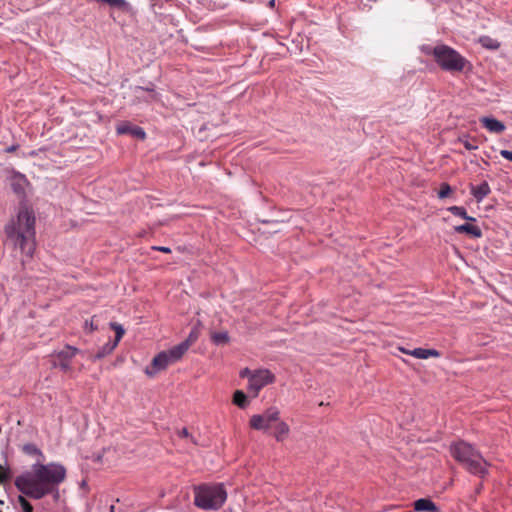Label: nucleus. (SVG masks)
I'll return each mask as SVG.
<instances>
[{"instance_id":"nucleus-1","label":"nucleus","mask_w":512,"mask_h":512,"mask_svg":"<svg viewBox=\"0 0 512 512\" xmlns=\"http://www.w3.org/2000/svg\"><path fill=\"white\" fill-rule=\"evenodd\" d=\"M66 469L58 463L42 464L39 461L15 479V486L24 495L41 499L52 493L64 481Z\"/></svg>"},{"instance_id":"nucleus-2","label":"nucleus","mask_w":512,"mask_h":512,"mask_svg":"<svg viewBox=\"0 0 512 512\" xmlns=\"http://www.w3.org/2000/svg\"><path fill=\"white\" fill-rule=\"evenodd\" d=\"M8 241L27 257H32L35 250V217L26 206L19 209L17 219L5 226Z\"/></svg>"},{"instance_id":"nucleus-3","label":"nucleus","mask_w":512,"mask_h":512,"mask_svg":"<svg viewBox=\"0 0 512 512\" xmlns=\"http://www.w3.org/2000/svg\"><path fill=\"white\" fill-rule=\"evenodd\" d=\"M452 456L470 473L483 477L487 473V462L470 444L457 442L451 445Z\"/></svg>"},{"instance_id":"nucleus-4","label":"nucleus","mask_w":512,"mask_h":512,"mask_svg":"<svg viewBox=\"0 0 512 512\" xmlns=\"http://www.w3.org/2000/svg\"><path fill=\"white\" fill-rule=\"evenodd\" d=\"M227 499L223 484H203L194 487V504L203 510H218Z\"/></svg>"},{"instance_id":"nucleus-5","label":"nucleus","mask_w":512,"mask_h":512,"mask_svg":"<svg viewBox=\"0 0 512 512\" xmlns=\"http://www.w3.org/2000/svg\"><path fill=\"white\" fill-rule=\"evenodd\" d=\"M422 50L427 55H433L437 64L446 71L461 72L467 64L464 57L447 45H437L435 47L424 46Z\"/></svg>"},{"instance_id":"nucleus-6","label":"nucleus","mask_w":512,"mask_h":512,"mask_svg":"<svg viewBox=\"0 0 512 512\" xmlns=\"http://www.w3.org/2000/svg\"><path fill=\"white\" fill-rule=\"evenodd\" d=\"M183 349L184 347H178L176 345L169 350L160 352L153 358L151 365L145 368V374L149 377H153L170 365L176 363L183 357Z\"/></svg>"},{"instance_id":"nucleus-7","label":"nucleus","mask_w":512,"mask_h":512,"mask_svg":"<svg viewBox=\"0 0 512 512\" xmlns=\"http://www.w3.org/2000/svg\"><path fill=\"white\" fill-rule=\"evenodd\" d=\"M275 381V375L268 369H257L250 376V382L247 386L248 391L254 396H258L261 389L272 384Z\"/></svg>"},{"instance_id":"nucleus-8","label":"nucleus","mask_w":512,"mask_h":512,"mask_svg":"<svg viewBox=\"0 0 512 512\" xmlns=\"http://www.w3.org/2000/svg\"><path fill=\"white\" fill-rule=\"evenodd\" d=\"M280 418V411L276 407H270L262 414H255L250 418V426L255 430L267 431L272 423Z\"/></svg>"},{"instance_id":"nucleus-9","label":"nucleus","mask_w":512,"mask_h":512,"mask_svg":"<svg viewBox=\"0 0 512 512\" xmlns=\"http://www.w3.org/2000/svg\"><path fill=\"white\" fill-rule=\"evenodd\" d=\"M481 124L491 133L500 134L505 130V124L493 117H482Z\"/></svg>"},{"instance_id":"nucleus-10","label":"nucleus","mask_w":512,"mask_h":512,"mask_svg":"<svg viewBox=\"0 0 512 512\" xmlns=\"http://www.w3.org/2000/svg\"><path fill=\"white\" fill-rule=\"evenodd\" d=\"M116 131L118 134H131L132 136L144 139L146 137L145 131L140 127L131 126L128 123H121L117 126Z\"/></svg>"},{"instance_id":"nucleus-11","label":"nucleus","mask_w":512,"mask_h":512,"mask_svg":"<svg viewBox=\"0 0 512 512\" xmlns=\"http://www.w3.org/2000/svg\"><path fill=\"white\" fill-rule=\"evenodd\" d=\"M10 185L15 193L23 194L27 185L25 176L19 173L14 174L10 179Z\"/></svg>"},{"instance_id":"nucleus-12","label":"nucleus","mask_w":512,"mask_h":512,"mask_svg":"<svg viewBox=\"0 0 512 512\" xmlns=\"http://www.w3.org/2000/svg\"><path fill=\"white\" fill-rule=\"evenodd\" d=\"M199 334H200V322H198L193 328L192 330L190 331L188 337L186 338V340H184L183 342H181L180 344H178L177 346L178 347H184L183 349V353L185 354L187 352V350L189 349V347L194 343L196 342V340L198 339L199 337Z\"/></svg>"},{"instance_id":"nucleus-13","label":"nucleus","mask_w":512,"mask_h":512,"mask_svg":"<svg viewBox=\"0 0 512 512\" xmlns=\"http://www.w3.org/2000/svg\"><path fill=\"white\" fill-rule=\"evenodd\" d=\"M454 230L457 233L469 234V235H471L474 238H480L482 236L481 229L478 226L472 225V224H469V223H465V224H462V225L455 226Z\"/></svg>"},{"instance_id":"nucleus-14","label":"nucleus","mask_w":512,"mask_h":512,"mask_svg":"<svg viewBox=\"0 0 512 512\" xmlns=\"http://www.w3.org/2000/svg\"><path fill=\"white\" fill-rule=\"evenodd\" d=\"M414 509L418 512H438L436 505L426 498L416 500L414 502Z\"/></svg>"},{"instance_id":"nucleus-15","label":"nucleus","mask_w":512,"mask_h":512,"mask_svg":"<svg viewBox=\"0 0 512 512\" xmlns=\"http://www.w3.org/2000/svg\"><path fill=\"white\" fill-rule=\"evenodd\" d=\"M274 429V437L277 441H284L290 432L288 424L280 419L275 422Z\"/></svg>"},{"instance_id":"nucleus-16","label":"nucleus","mask_w":512,"mask_h":512,"mask_svg":"<svg viewBox=\"0 0 512 512\" xmlns=\"http://www.w3.org/2000/svg\"><path fill=\"white\" fill-rule=\"evenodd\" d=\"M490 191L491 190L487 182H482L478 186L471 187V194L478 202H481L490 193Z\"/></svg>"},{"instance_id":"nucleus-17","label":"nucleus","mask_w":512,"mask_h":512,"mask_svg":"<svg viewBox=\"0 0 512 512\" xmlns=\"http://www.w3.org/2000/svg\"><path fill=\"white\" fill-rule=\"evenodd\" d=\"M409 353H410V355H412L418 359H428L430 357H438L439 356V352L434 349L416 348Z\"/></svg>"},{"instance_id":"nucleus-18","label":"nucleus","mask_w":512,"mask_h":512,"mask_svg":"<svg viewBox=\"0 0 512 512\" xmlns=\"http://www.w3.org/2000/svg\"><path fill=\"white\" fill-rule=\"evenodd\" d=\"M97 2L105 3L110 7L119 9L123 12H129L131 9L130 4L126 0H96Z\"/></svg>"},{"instance_id":"nucleus-19","label":"nucleus","mask_w":512,"mask_h":512,"mask_svg":"<svg viewBox=\"0 0 512 512\" xmlns=\"http://www.w3.org/2000/svg\"><path fill=\"white\" fill-rule=\"evenodd\" d=\"M79 350L72 346H66L63 350L57 353L58 360H67L70 361Z\"/></svg>"},{"instance_id":"nucleus-20","label":"nucleus","mask_w":512,"mask_h":512,"mask_svg":"<svg viewBox=\"0 0 512 512\" xmlns=\"http://www.w3.org/2000/svg\"><path fill=\"white\" fill-rule=\"evenodd\" d=\"M211 340L216 345H224L227 344L230 340V337L226 331L222 332H213L211 334Z\"/></svg>"},{"instance_id":"nucleus-21","label":"nucleus","mask_w":512,"mask_h":512,"mask_svg":"<svg viewBox=\"0 0 512 512\" xmlns=\"http://www.w3.org/2000/svg\"><path fill=\"white\" fill-rule=\"evenodd\" d=\"M117 347V341H110L106 343L101 349L98 351V353L95 355V358L100 359L105 357L106 355L110 354L115 348Z\"/></svg>"},{"instance_id":"nucleus-22","label":"nucleus","mask_w":512,"mask_h":512,"mask_svg":"<svg viewBox=\"0 0 512 512\" xmlns=\"http://www.w3.org/2000/svg\"><path fill=\"white\" fill-rule=\"evenodd\" d=\"M233 403L240 408H245L248 404L247 396L241 390H237L233 395Z\"/></svg>"},{"instance_id":"nucleus-23","label":"nucleus","mask_w":512,"mask_h":512,"mask_svg":"<svg viewBox=\"0 0 512 512\" xmlns=\"http://www.w3.org/2000/svg\"><path fill=\"white\" fill-rule=\"evenodd\" d=\"M448 211H450L453 215L455 216H459L465 220H468V221H475V218L474 217H471L467 214L465 208L463 207H460V206H451L448 208Z\"/></svg>"},{"instance_id":"nucleus-24","label":"nucleus","mask_w":512,"mask_h":512,"mask_svg":"<svg viewBox=\"0 0 512 512\" xmlns=\"http://www.w3.org/2000/svg\"><path fill=\"white\" fill-rule=\"evenodd\" d=\"M22 450L28 455L36 456L38 460L43 458L42 452L34 444H25Z\"/></svg>"},{"instance_id":"nucleus-25","label":"nucleus","mask_w":512,"mask_h":512,"mask_svg":"<svg viewBox=\"0 0 512 512\" xmlns=\"http://www.w3.org/2000/svg\"><path fill=\"white\" fill-rule=\"evenodd\" d=\"M480 43L482 44V46L489 48V49H494V50L498 49L500 46V44L496 40H494L490 37H487V36L481 37Z\"/></svg>"},{"instance_id":"nucleus-26","label":"nucleus","mask_w":512,"mask_h":512,"mask_svg":"<svg viewBox=\"0 0 512 512\" xmlns=\"http://www.w3.org/2000/svg\"><path fill=\"white\" fill-rule=\"evenodd\" d=\"M110 327L115 331L116 333V337H115V340L114 341H117V344L119 343V341L121 340V338L123 337L124 333H125V330L124 328L122 327V325L116 323V322H112L110 323Z\"/></svg>"},{"instance_id":"nucleus-27","label":"nucleus","mask_w":512,"mask_h":512,"mask_svg":"<svg viewBox=\"0 0 512 512\" xmlns=\"http://www.w3.org/2000/svg\"><path fill=\"white\" fill-rule=\"evenodd\" d=\"M18 502H19L23 512H33L32 505L27 501V499L24 496H19Z\"/></svg>"},{"instance_id":"nucleus-28","label":"nucleus","mask_w":512,"mask_h":512,"mask_svg":"<svg viewBox=\"0 0 512 512\" xmlns=\"http://www.w3.org/2000/svg\"><path fill=\"white\" fill-rule=\"evenodd\" d=\"M451 192H452V189H451L450 185L447 183H443V184H441L440 190L438 192V196H439V198L443 199V198L448 197Z\"/></svg>"},{"instance_id":"nucleus-29","label":"nucleus","mask_w":512,"mask_h":512,"mask_svg":"<svg viewBox=\"0 0 512 512\" xmlns=\"http://www.w3.org/2000/svg\"><path fill=\"white\" fill-rule=\"evenodd\" d=\"M84 329H85L86 332H92L94 330H97L98 326L94 323L93 319H91L90 321L86 320L85 321V325H84Z\"/></svg>"},{"instance_id":"nucleus-30","label":"nucleus","mask_w":512,"mask_h":512,"mask_svg":"<svg viewBox=\"0 0 512 512\" xmlns=\"http://www.w3.org/2000/svg\"><path fill=\"white\" fill-rule=\"evenodd\" d=\"M143 91H145V89H144V88H142V87H138V88L136 89V94H137L138 96H140V92H143ZM146 91H148V92L150 93V98H151V99H155V98H156L157 94L154 92V90H153V89H146Z\"/></svg>"},{"instance_id":"nucleus-31","label":"nucleus","mask_w":512,"mask_h":512,"mask_svg":"<svg viewBox=\"0 0 512 512\" xmlns=\"http://www.w3.org/2000/svg\"><path fill=\"white\" fill-rule=\"evenodd\" d=\"M253 374V371H251L249 368H244L240 371V377L247 378L248 383L250 382V376Z\"/></svg>"},{"instance_id":"nucleus-32","label":"nucleus","mask_w":512,"mask_h":512,"mask_svg":"<svg viewBox=\"0 0 512 512\" xmlns=\"http://www.w3.org/2000/svg\"><path fill=\"white\" fill-rule=\"evenodd\" d=\"M58 365L59 367L63 370V371H68L70 370V361H67V360H58Z\"/></svg>"},{"instance_id":"nucleus-33","label":"nucleus","mask_w":512,"mask_h":512,"mask_svg":"<svg viewBox=\"0 0 512 512\" xmlns=\"http://www.w3.org/2000/svg\"><path fill=\"white\" fill-rule=\"evenodd\" d=\"M461 142L463 143L464 147L467 149V150H476L478 148L477 145H474L472 144L469 140H461Z\"/></svg>"},{"instance_id":"nucleus-34","label":"nucleus","mask_w":512,"mask_h":512,"mask_svg":"<svg viewBox=\"0 0 512 512\" xmlns=\"http://www.w3.org/2000/svg\"><path fill=\"white\" fill-rule=\"evenodd\" d=\"M500 155L509 160V161H512V151H509V150H501L500 151Z\"/></svg>"},{"instance_id":"nucleus-35","label":"nucleus","mask_w":512,"mask_h":512,"mask_svg":"<svg viewBox=\"0 0 512 512\" xmlns=\"http://www.w3.org/2000/svg\"><path fill=\"white\" fill-rule=\"evenodd\" d=\"M178 436L181 438H188L190 434L186 428H182L181 430L178 431Z\"/></svg>"},{"instance_id":"nucleus-36","label":"nucleus","mask_w":512,"mask_h":512,"mask_svg":"<svg viewBox=\"0 0 512 512\" xmlns=\"http://www.w3.org/2000/svg\"><path fill=\"white\" fill-rule=\"evenodd\" d=\"M154 249H156L158 251H161V252H164V253H169L170 252V248L164 247V246L154 247Z\"/></svg>"},{"instance_id":"nucleus-37","label":"nucleus","mask_w":512,"mask_h":512,"mask_svg":"<svg viewBox=\"0 0 512 512\" xmlns=\"http://www.w3.org/2000/svg\"><path fill=\"white\" fill-rule=\"evenodd\" d=\"M5 479V472L3 470V467L0 465V482H2Z\"/></svg>"},{"instance_id":"nucleus-38","label":"nucleus","mask_w":512,"mask_h":512,"mask_svg":"<svg viewBox=\"0 0 512 512\" xmlns=\"http://www.w3.org/2000/svg\"><path fill=\"white\" fill-rule=\"evenodd\" d=\"M15 150V146H11L7 148V152H12Z\"/></svg>"},{"instance_id":"nucleus-39","label":"nucleus","mask_w":512,"mask_h":512,"mask_svg":"<svg viewBox=\"0 0 512 512\" xmlns=\"http://www.w3.org/2000/svg\"><path fill=\"white\" fill-rule=\"evenodd\" d=\"M400 350H401L403 353H406V354H409V355H410V353H409L410 351H409V350L404 349V348H400Z\"/></svg>"},{"instance_id":"nucleus-40","label":"nucleus","mask_w":512,"mask_h":512,"mask_svg":"<svg viewBox=\"0 0 512 512\" xmlns=\"http://www.w3.org/2000/svg\"><path fill=\"white\" fill-rule=\"evenodd\" d=\"M269 5L273 7L275 5V0H270Z\"/></svg>"},{"instance_id":"nucleus-41","label":"nucleus","mask_w":512,"mask_h":512,"mask_svg":"<svg viewBox=\"0 0 512 512\" xmlns=\"http://www.w3.org/2000/svg\"><path fill=\"white\" fill-rule=\"evenodd\" d=\"M110 509H111V512H114V506H111Z\"/></svg>"}]
</instances>
